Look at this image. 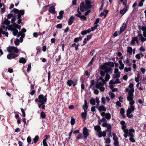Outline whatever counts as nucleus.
<instances>
[{
	"label": "nucleus",
	"instance_id": "1",
	"mask_svg": "<svg viewBox=\"0 0 146 146\" xmlns=\"http://www.w3.org/2000/svg\"><path fill=\"white\" fill-rule=\"evenodd\" d=\"M94 129L95 131L98 133V137L99 138L102 137V136L105 137L106 135V133L105 131L102 132L101 131V128L99 125L95 126L94 127Z\"/></svg>",
	"mask_w": 146,
	"mask_h": 146
},
{
	"label": "nucleus",
	"instance_id": "2",
	"mask_svg": "<svg viewBox=\"0 0 146 146\" xmlns=\"http://www.w3.org/2000/svg\"><path fill=\"white\" fill-rule=\"evenodd\" d=\"M7 50L9 53H17L19 52V49L16 47L10 46L7 48Z\"/></svg>",
	"mask_w": 146,
	"mask_h": 146
},
{
	"label": "nucleus",
	"instance_id": "3",
	"mask_svg": "<svg viewBox=\"0 0 146 146\" xmlns=\"http://www.w3.org/2000/svg\"><path fill=\"white\" fill-rule=\"evenodd\" d=\"M77 11L78 13L75 14V15L76 17H77L79 18L83 19L84 20H86L87 19V18L84 15H81L82 14L79 11V8L78 7Z\"/></svg>",
	"mask_w": 146,
	"mask_h": 146
},
{
	"label": "nucleus",
	"instance_id": "4",
	"mask_svg": "<svg viewBox=\"0 0 146 146\" xmlns=\"http://www.w3.org/2000/svg\"><path fill=\"white\" fill-rule=\"evenodd\" d=\"M83 134L84 135V138L85 140L87 139V137L89 135V133L88 129L86 127H84L83 130Z\"/></svg>",
	"mask_w": 146,
	"mask_h": 146
},
{
	"label": "nucleus",
	"instance_id": "5",
	"mask_svg": "<svg viewBox=\"0 0 146 146\" xmlns=\"http://www.w3.org/2000/svg\"><path fill=\"white\" fill-rule=\"evenodd\" d=\"M38 99H39L38 102L45 103L47 101V98H44L43 94H40L38 96Z\"/></svg>",
	"mask_w": 146,
	"mask_h": 146
},
{
	"label": "nucleus",
	"instance_id": "6",
	"mask_svg": "<svg viewBox=\"0 0 146 146\" xmlns=\"http://www.w3.org/2000/svg\"><path fill=\"white\" fill-rule=\"evenodd\" d=\"M127 27V25L125 23H123L121 26L120 28L119 35H120L122 32H124Z\"/></svg>",
	"mask_w": 146,
	"mask_h": 146
},
{
	"label": "nucleus",
	"instance_id": "7",
	"mask_svg": "<svg viewBox=\"0 0 146 146\" xmlns=\"http://www.w3.org/2000/svg\"><path fill=\"white\" fill-rule=\"evenodd\" d=\"M18 56V55L17 54L10 53L7 55V58L8 59L11 60L17 57Z\"/></svg>",
	"mask_w": 146,
	"mask_h": 146
},
{
	"label": "nucleus",
	"instance_id": "8",
	"mask_svg": "<svg viewBox=\"0 0 146 146\" xmlns=\"http://www.w3.org/2000/svg\"><path fill=\"white\" fill-rule=\"evenodd\" d=\"M85 7L84 2L83 1L80 3V8L81 12H84V9Z\"/></svg>",
	"mask_w": 146,
	"mask_h": 146
},
{
	"label": "nucleus",
	"instance_id": "9",
	"mask_svg": "<svg viewBox=\"0 0 146 146\" xmlns=\"http://www.w3.org/2000/svg\"><path fill=\"white\" fill-rule=\"evenodd\" d=\"M55 7L54 6H52L49 9L48 12L52 14H54L55 13Z\"/></svg>",
	"mask_w": 146,
	"mask_h": 146
},
{
	"label": "nucleus",
	"instance_id": "10",
	"mask_svg": "<svg viewBox=\"0 0 146 146\" xmlns=\"http://www.w3.org/2000/svg\"><path fill=\"white\" fill-rule=\"evenodd\" d=\"M87 111V110H85L84 111V112H82L81 113V116L82 118L83 119L84 121H85L86 119Z\"/></svg>",
	"mask_w": 146,
	"mask_h": 146
},
{
	"label": "nucleus",
	"instance_id": "11",
	"mask_svg": "<svg viewBox=\"0 0 146 146\" xmlns=\"http://www.w3.org/2000/svg\"><path fill=\"white\" fill-rule=\"evenodd\" d=\"M25 13V11L24 10H20V12L17 15V19H21V16L23 15Z\"/></svg>",
	"mask_w": 146,
	"mask_h": 146
},
{
	"label": "nucleus",
	"instance_id": "12",
	"mask_svg": "<svg viewBox=\"0 0 146 146\" xmlns=\"http://www.w3.org/2000/svg\"><path fill=\"white\" fill-rule=\"evenodd\" d=\"M132 112L130 110V109H128L126 111V115L127 117L131 118L133 116V115L131 114Z\"/></svg>",
	"mask_w": 146,
	"mask_h": 146
},
{
	"label": "nucleus",
	"instance_id": "13",
	"mask_svg": "<svg viewBox=\"0 0 146 146\" xmlns=\"http://www.w3.org/2000/svg\"><path fill=\"white\" fill-rule=\"evenodd\" d=\"M74 17L72 16L69 19L68 21V24L69 25H71L73 23L74 19Z\"/></svg>",
	"mask_w": 146,
	"mask_h": 146
},
{
	"label": "nucleus",
	"instance_id": "14",
	"mask_svg": "<svg viewBox=\"0 0 146 146\" xmlns=\"http://www.w3.org/2000/svg\"><path fill=\"white\" fill-rule=\"evenodd\" d=\"M95 86L96 88L99 89L100 87L103 86V85L102 82H99L98 80H97V83L96 84Z\"/></svg>",
	"mask_w": 146,
	"mask_h": 146
},
{
	"label": "nucleus",
	"instance_id": "15",
	"mask_svg": "<svg viewBox=\"0 0 146 146\" xmlns=\"http://www.w3.org/2000/svg\"><path fill=\"white\" fill-rule=\"evenodd\" d=\"M98 110L100 112L102 111H105L106 110V108L104 105L101 106H99L98 108Z\"/></svg>",
	"mask_w": 146,
	"mask_h": 146
},
{
	"label": "nucleus",
	"instance_id": "16",
	"mask_svg": "<svg viewBox=\"0 0 146 146\" xmlns=\"http://www.w3.org/2000/svg\"><path fill=\"white\" fill-rule=\"evenodd\" d=\"M137 37H134L132 38V40L130 41V43L132 45H134L135 44V42L136 41L137 39Z\"/></svg>",
	"mask_w": 146,
	"mask_h": 146
},
{
	"label": "nucleus",
	"instance_id": "17",
	"mask_svg": "<svg viewBox=\"0 0 146 146\" xmlns=\"http://www.w3.org/2000/svg\"><path fill=\"white\" fill-rule=\"evenodd\" d=\"M84 104L83 105L82 107L83 109L84 110H86L88 109V105L87 101L86 100H84Z\"/></svg>",
	"mask_w": 146,
	"mask_h": 146
},
{
	"label": "nucleus",
	"instance_id": "18",
	"mask_svg": "<svg viewBox=\"0 0 146 146\" xmlns=\"http://www.w3.org/2000/svg\"><path fill=\"white\" fill-rule=\"evenodd\" d=\"M118 62L120 65V66L119 67V68L121 70L123 69L124 66V64L123 63L122 61L121 60H118Z\"/></svg>",
	"mask_w": 146,
	"mask_h": 146
},
{
	"label": "nucleus",
	"instance_id": "19",
	"mask_svg": "<svg viewBox=\"0 0 146 146\" xmlns=\"http://www.w3.org/2000/svg\"><path fill=\"white\" fill-rule=\"evenodd\" d=\"M108 62H105L102 65L101 67V68L103 70H105L108 67Z\"/></svg>",
	"mask_w": 146,
	"mask_h": 146
},
{
	"label": "nucleus",
	"instance_id": "20",
	"mask_svg": "<svg viewBox=\"0 0 146 146\" xmlns=\"http://www.w3.org/2000/svg\"><path fill=\"white\" fill-rule=\"evenodd\" d=\"M134 91V88H131L130 89L128 92V95L131 96H133V93Z\"/></svg>",
	"mask_w": 146,
	"mask_h": 146
},
{
	"label": "nucleus",
	"instance_id": "21",
	"mask_svg": "<svg viewBox=\"0 0 146 146\" xmlns=\"http://www.w3.org/2000/svg\"><path fill=\"white\" fill-rule=\"evenodd\" d=\"M133 52V49L131 47L129 46L127 47V52L128 53H129L130 54H132Z\"/></svg>",
	"mask_w": 146,
	"mask_h": 146
},
{
	"label": "nucleus",
	"instance_id": "22",
	"mask_svg": "<svg viewBox=\"0 0 146 146\" xmlns=\"http://www.w3.org/2000/svg\"><path fill=\"white\" fill-rule=\"evenodd\" d=\"M112 68L111 67H108L105 70V71L106 72V74H108L110 72H111V70Z\"/></svg>",
	"mask_w": 146,
	"mask_h": 146
},
{
	"label": "nucleus",
	"instance_id": "23",
	"mask_svg": "<svg viewBox=\"0 0 146 146\" xmlns=\"http://www.w3.org/2000/svg\"><path fill=\"white\" fill-rule=\"evenodd\" d=\"M26 62V60L24 58H20L19 59V62L21 63L24 64Z\"/></svg>",
	"mask_w": 146,
	"mask_h": 146
},
{
	"label": "nucleus",
	"instance_id": "24",
	"mask_svg": "<svg viewBox=\"0 0 146 146\" xmlns=\"http://www.w3.org/2000/svg\"><path fill=\"white\" fill-rule=\"evenodd\" d=\"M20 10H19L18 9L15 8H14L11 11V13H12V12L14 13L15 14L19 13L20 12Z\"/></svg>",
	"mask_w": 146,
	"mask_h": 146
},
{
	"label": "nucleus",
	"instance_id": "25",
	"mask_svg": "<svg viewBox=\"0 0 146 146\" xmlns=\"http://www.w3.org/2000/svg\"><path fill=\"white\" fill-rule=\"evenodd\" d=\"M39 139V137L38 135H36L35 137L33 139V142L31 144H33V143H36L38 141Z\"/></svg>",
	"mask_w": 146,
	"mask_h": 146
},
{
	"label": "nucleus",
	"instance_id": "26",
	"mask_svg": "<svg viewBox=\"0 0 146 146\" xmlns=\"http://www.w3.org/2000/svg\"><path fill=\"white\" fill-rule=\"evenodd\" d=\"M11 31H13V35L16 36L18 33V31L17 30L15 29H11Z\"/></svg>",
	"mask_w": 146,
	"mask_h": 146
},
{
	"label": "nucleus",
	"instance_id": "27",
	"mask_svg": "<svg viewBox=\"0 0 146 146\" xmlns=\"http://www.w3.org/2000/svg\"><path fill=\"white\" fill-rule=\"evenodd\" d=\"M133 96H131L129 95L127 97V100L129 101L132 100H133Z\"/></svg>",
	"mask_w": 146,
	"mask_h": 146
},
{
	"label": "nucleus",
	"instance_id": "28",
	"mask_svg": "<svg viewBox=\"0 0 146 146\" xmlns=\"http://www.w3.org/2000/svg\"><path fill=\"white\" fill-rule=\"evenodd\" d=\"M111 117V115L109 113H106L105 117L106 119L108 120L110 119Z\"/></svg>",
	"mask_w": 146,
	"mask_h": 146
},
{
	"label": "nucleus",
	"instance_id": "29",
	"mask_svg": "<svg viewBox=\"0 0 146 146\" xmlns=\"http://www.w3.org/2000/svg\"><path fill=\"white\" fill-rule=\"evenodd\" d=\"M73 83V81L72 80H68L67 82V84L69 86H72Z\"/></svg>",
	"mask_w": 146,
	"mask_h": 146
},
{
	"label": "nucleus",
	"instance_id": "30",
	"mask_svg": "<svg viewBox=\"0 0 146 146\" xmlns=\"http://www.w3.org/2000/svg\"><path fill=\"white\" fill-rule=\"evenodd\" d=\"M75 123V119L74 118H73V117H71V119L70 121L71 124L72 125H74Z\"/></svg>",
	"mask_w": 146,
	"mask_h": 146
},
{
	"label": "nucleus",
	"instance_id": "31",
	"mask_svg": "<svg viewBox=\"0 0 146 146\" xmlns=\"http://www.w3.org/2000/svg\"><path fill=\"white\" fill-rule=\"evenodd\" d=\"M120 72H119L116 75L113 74V78L115 79L116 78H119L120 77Z\"/></svg>",
	"mask_w": 146,
	"mask_h": 146
},
{
	"label": "nucleus",
	"instance_id": "32",
	"mask_svg": "<svg viewBox=\"0 0 146 146\" xmlns=\"http://www.w3.org/2000/svg\"><path fill=\"white\" fill-rule=\"evenodd\" d=\"M40 117L42 119H44L46 117V114L43 111L40 113Z\"/></svg>",
	"mask_w": 146,
	"mask_h": 146
},
{
	"label": "nucleus",
	"instance_id": "33",
	"mask_svg": "<svg viewBox=\"0 0 146 146\" xmlns=\"http://www.w3.org/2000/svg\"><path fill=\"white\" fill-rule=\"evenodd\" d=\"M90 104L94 105L96 104V101L94 99H91L90 100Z\"/></svg>",
	"mask_w": 146,
	"mask_h": 146
},
{
	"label": "nucleus",
	"instance_id": "34",
	"mask_svg": "<svg viewBox=\"0 0 146 146\" xmlns=\"http://www.w3.org/2000/svg\"><path fill=\"white\" fill-rule=\"evenodd\" d=\"M108 62V66H111V67H113L114 66V63H113V62Z\"/></svg>",
	"mask_w": 146,
	"mask_h": 146
},
{
	"label": "nucleus",
	"instance_id": "35",
	"mask_svg": "<svg viewBox=\"0 0 146 146\" xmlns=\"http://www.w3.org/2000/svg\"><path fill=\"white\" fill-rule=\"evenodd\" d=\"M77 138L78 139H82L84 138V137H82V133H80L78 135Z\"/></svg>",
	"mask_w": 146,
	"mask_h": 146
},
{
	"label": "nucleus",
	"instance_id": "36",
	"mask_svg": "<svg viewBox=\"0 0 146 146\" xmlns=\"http://www.w3.org/2000/svg\"><path fill=\"white\" fill-rule=\"evenodd\" d=\"M10 23V21L7 19H6L4 22V24L7 25H9Z\"/></svg>",
	"mask_w": 146,
	"mask_h": 146
},
{
	"label": "nucleus",
	"instance_id": "37",
	"mask_svg": "<svg viewBox=\"0 0 146 146\" xmlns=\"http://www.w3.org/2000/svg\"><path fill=\"white\" fill-rule=\"evenodd\" d=\"M110 78V76L108 74H106L105 77V80L106 82H108Z\"/></svg>",
	"mask_w": 146,
	"mask_h": 146
},
{
	"label": "nucleus",
	"instance_id": "38",
	"mask_svg": "<svg viewBox=\"0 0 146 146\" xmlns=\"http://www.w3.org/2000/svg\"><path fill=\"white\" fill-rule=\"evenodd\" d=\"M92 35H93L90 34L87 36V37L86 38L87 39L88 41H89L91 38Z\"/></svg>",
	"mask_w": 146,
	"mask_h": 146
},
{
	"label": "nucleus",
	"instance_id": "39",
	"mask_svg": "<svg viewBox=\"0 0 146 146\" xmlns=\"http://www.w3.org/2000/svg\"><path fill=\"white\" fill-rule=\"evenodd\" d=\"M31 63L29 64L28 66L27 69V72H29L31 70Z\"/></svg>",
	"mask_w": 146,
	"mask_h": 146
},
{
	"label": "nucleus",
	"instance_id": "40",
	"mask_svg": "<svg viewBox=\"0 0 146 146\" xmlns=\"http://www.w3.org/2000/svg\"><path fill=\"white\" fill-rule=\"evenodd\" d=\"M85 3L86 6L90 5L92 4L91 2L89 0H85Z\"/></svg>",
	"mask_w": 146,
	"mask_h": 146
},
{
	"label": "nucleus",
	"instance_id": "41",
	"mask_svg": "<svg viewBox=\"0 0 146 146\" xmlns=\"http://www.w3.org/2000/svg\"><path fill=\"white\" fill-rule=\"evenodd\" d=\"M15 16L14 15H13V14L9 13L7 15V19H10L12 17H13Z\"/></svg>",
	"mask_w": 146,
	"mask_h": 146
},
{
	"label": "nucleus",
	"instance_id": "42",
	"mask_svg": "<svg viewBox=\"0 0 146 146\" xmlns=\"http://www.w3.org/2000/svg\"><path fill=\"white\" fill-rule=\"evenodd\" d=\"M56 27L57 29H61L62 27V24H57L55 26Z\"/></svg>",
	"mask_w": 146,
	"mask_h": 146
},
{
	"label": "nucleus",
	"instance_id": "43",
	"mask_svg": "<svg viewBox=\"0 0 146 146\" xmlns=\"http://www.w3.org/2000/svg\"><path fill=\"white\" fill-rule=\"evenodd\" d=\"M107 128V129L106 131H108L109 130H111V124H108L107 127H106Z\"/></svg>",
	"mask_w": 146,
	"mask_h": 146
},
{
	"label": "nucleus",
	"instance_id": "44",
	"mask_svg": "<svg viewBox=\"0 0 146 146\" xmlns=\"http://www.w3.org/2000/svg\"><path fill=\"white\" fill-rule=\"evenodd\" d=\"M131 68L130 67H129L128 68L127 67H125L124 68V70L126 72H127L128 71H130L131 70Z\"/></svg>",
	"mask_w": 146,
	"mask_h": 146
},
{
	"label": "nucleus",
	"instance_id": "45",
	"mask_svg": "<svg viewBox=\"0 0 146 146\" xmlns=\"http://www.w3.org/2000/svg\"><path fill=\"white\" fill-rule=\"evenodd\" d=\"M42 143L43 146H48L47 143L45 139H43V140Z\"/></svg>",
	"mask_w": 146,
	"mask_h": 146
},
{
	"label": "nucleus",
	"instance_id": "46",
	"mask_svg": "<svg viewBox=\"0 0 146 146\" xmlns=\"http://www.w3.org/2000/svg\"><path fill=\"white\" fill-rule=\"evenodd\" d=\"M100 74L102 76H104L105 75L106 73L105 71H101L100 72Z\"/></svg>",
	"mask_w": 146,
	"mask_h": 146
},
{
	"label": "nucleus",
	"instance_id": "47",
	"mask_svg": "<svg viewBox=\"0 0 146 146\" xmlns=\"http://www.w3.org/2000/svg\"><path fill=\"white\" fill-rule=\"evenodd\" d=\"M78 80L77 79H75L73 81V84H72L73 86H75L77 84V82Z\"/></svg>",
	"mask_w": 146,
	"mask_h": 146
},
{
	"label": "nucleus",
	"instance_id": "48",
	"mask_svg": "<svg viewBox=\"0 0 146 146\" xmlns=\"http://www.w3.org/2000/svg\"><path fill=\"white\" fill-rule=\"evenodd\" d=\"M15 44L16 45H18L19 44V41L18 38H16L15 41Z\"/></svg>",
	"mask_w": 146,
	"mask_h": 146
},
{
	"label": "nucleus",
	"instance_id": "49",
	"mask_svg": "<svg viewBox=\"0 0 146 146\" xmlns=\"http://www.w3.org/2000/svg\"><path fill=\"white\" fill-rule=\"evenodd\" d=\"M128 109H130V110L132 112L134 111L135 109L134 106H130V108H129Z\"/></svg>",
	"mask_w": 146,
	"mask_h": 146
},
{
	"label": "nucleus",
	"instance_id": "50",
	"mask_svg": "<svg viewBox=\"0 0 146 146\" xmlns=\"http://www.w3.org/2000/svg\"><path fill=\"white\" fill-rule=\"evenodd\" d=\"M21 110L22 111V113L23 116L24 117H25L26 115L24 109L22 108H21Z\"/></svg>",
	"mask_w": 146,
	"mask_h": 146
},
{
	"label": "nucleus",
	"instance_id": "51",
	"mask_svg": "<svg viewBox=\"0 0 146 146\" xmlns=\"http://www.w3.org/2000/svg\"><path fill=\"white\" fill-rule=\"evenodd\" d=\"M126 12V10L124 11V9H122L120 11L119 13L121 14H122V15H123Z\"/></svg>",
	"mask_w": 146,
	"mask_h": 146
},
{
	"label": "nucleus",
	"instance_id": "52",
	"mask_svg": "<svg viewBox=\"0 0 146 146\" xmlns=\"http://www.w3.org/2000/svg\"><path fill=\"white\" fill-rule=\"evenodd\" d=\"M87 39L85 38L83 41V44L82 45V46H83L85 45L87 43Z\"/></svg>",
	"mask_w": 146,
	"mask_h": 146
},
{
	"label": "nucleus",
	"instance_id": "53",
	"mask_svg": "<svg viewBox=\"0 0 146 146\" xmlns=\"http://www.w3.org/2000/svg\"><path fill=\"white\" fill-rule=\"evenodd\" d=\"M27 142L29 143L30 144L31 142V137L30 136H29L28 137L27 139Z\"/></svg>",
	"mask_w": 146,
	"mask_h": 146
},
{
	"label": "nucleus",
	"instance_id": "54",
	"mask_svg": "<svg viewBox=\"0 0 146 146\" xmlns=\"http://www.w3.org/2000/svg\"><path fill=\"white\" fill-rule=\"evenodd\" d=\"M13 25H10V27L11 28L13 27L15 29L16 27L17 26V25H18V24H16V23H13Z\"/></svg>",
	"mask_w": 146,
	"mask_h": 146
},
{
	"label": "nucleus",
	"instance_id": "55",
	"mask_svg": "<svg viewBox=\"0 0 146 146\" xmlns=\"http://www.w3.org/2000/svg\"><path fill=\"white\" fill-rule=\"evenodd\" d=\"M26 30L25 28L22 29L21 31H20V33L21 34H23L24 33H25L26 32Z\"/></svg>",
	"mask_w": 146,
	"mask_h": 146
},
{
	"label": "nucleus",
	"instance_id": "56",
	"mask_svg": "<svg viewBox=\"0 0 146 146\" xmlns=\"http://www.w3.org/2000/svg\"><path fill=\"white\" fill-rule=\"evenodd\" d=\"M125 113L124 109L123 108H121L120 110V113L121 114H123Z\"/></svg>",
	"mask_w": 146,
	"mask_h": 146
},
{
	"label": "nucleus",
	"instance_id": "57",
	"mask_svg": "<svg viewBox=\"0 0 146 146\" xmlns=\"http://www.w3.org/2000/svg\"><path fill=\"white\" fill-rule=\"evenodd\" d=\"M101 100L102 103H103L105 105L106 103L105 98L104 97H102V98Z\"/></svg>",
	"mask_w": 146,
	"mask_h": 146
},
{
	"label": "nucleus",
	"instance_id": "58",
	"mask_svg": "<svg viewBox=\"0 0 146 146\" xmlns=\"http://www.w3.org/2000/svg\"><path fill=\"white\" fill-rule=\"evenodd\" d=\"M113 144L115 146H119V142L118 141H114Z\"/></svg>",
	"mask_w": 146,
	"mask_h": 146
},
{
	"label": "nucleus",
	"instance_id": "59",
	"mask_svg": "<svg viewBox=\"0 0 146 146\" xmlns=\"http://www.w3.org/2000/svg\"><path fill=\"white\" fill-rule=\"evenodd\" d=\"M129 101L130 102L129 104L130 105V106H133V105L135 103V101L133 100H132L130 101Z\"/></svg>",
	"mask_w": 146,
	"mask_h": 146
},
{
	"label": "nucleus",
	"instance_id": "60",
	"mask_svg": "<svg viewBox=\"0 0 146 146\" xmlns=\"http://www.w3.org/2000/svg\"><path fill=\"white\" fill-rule=\"evenodd\" d=\"M61 59V56L60 55H59L58 56V58L56 59V61L57 62H59L60 61Z\"/></svg>",
	"mask_w": 146,
	"mask_h": 146
},
{
	"label": "nucleus",
	"instance_id": "61",
	"mask_svg": "<svg viewBox=\"0 0 146 146\" xmlns=\"http://www.w3.org/2000/svg\"><path fill=\"white\" fill-rule=\"evenodd\" d=\"M141 30L143 32L146 31V27L145 26H142L141 27Z\"/></svg>",
	"mask_w": 146,
	"mask_h": 146
},
{
	"label": "nucleus",
	"instance_id": "62",
	"mask_svg": "<svg viewBox=\"0 0 146 146\" xmlns=\"http://www.w3.org/2000/svg\"><path fill=\"white\" fill-rule=\"evenodd\" d=\"M115 94L113 93H111L110 94V97L111 99H113L115 97Z\"/></svg>",
	"mask_w": 146,
	"mask_h": 146
},
{
	"label": "nucleus",
	"instance_id": "63",
	"mask_svg": "<svg viewBox=\"0 0 146 146\" xmlns=\"http://www.w3.org/2000/svg\"><path fill=\"white\" fill-rule=\"evenodd\" d=\"M118 33H119V32L118 31H117L115 32L113 35V36L115 37L117 36L118 35Z\"/></svg>",
	"mask_w": 146,
	"mask_h": 146
},
{
	"label": "nucleus",
	"instance_id": "64",
	"mask_svg": "<svg viewBox=\"0 0 146 146\" xmlns=\"http://www.w3.org/2000/svg\"><path fill=\"white\" fill-rule=\"evenodd\" d=\"M100 90L102 92H103L105 90V88L103 86H100L99 88Z\"/></svg>",
	"mask_w": 146,
	"mask_h": 146
}]
</instances>
